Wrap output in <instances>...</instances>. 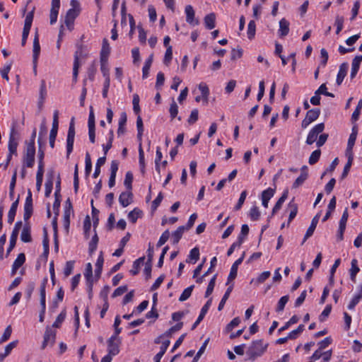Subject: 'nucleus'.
<instances>
[{"instance_id":"1","label":"nucleus","mask_w":362,"mask_h":362,"mask_svg":"<svg viewBox=\"0 0 362 362\" xmlns=\"http://www.w3.org/2000/svg\"><path fill=\"white\" fill-rule=\"evenodd\" d=\"M267 347V345H264L262 339L253 341L246 352L248 356V359L252 361H255L256 358L263 354Z\"/></svg>"},{"instance_id":"2","label":"nucleus","mask_w":362,"mask_h":362,"mask_svg":"<svg viewBox=\"0 0 362 362\" xmlns=\"http://www.w3.org/2000/svg\"><path fill=\"white\" fill-rule=\"evenodd\" d=\"M75 119H71L66 138V157L69 158V155L73 151L74 143L75 139Z\"/></svg>"},{"instance_id":"3","label":"nucleus","mask_w":362,"mask_h":362,"mask_svg":"<svg viewBox=\"0 0 362 362\" xmlns=\"http://www.w3.org/2000/svg\"><path fill=\"white\" fill-rule=\"evenodd\" d=\"M16 122H14L11 129L10 134H9V141H8V151L10 154L17 155V147L18 145V138L16 136L18 135L17 132L16 131Z\"/></svg>"},{"instance_id":"4","label":"nucleus","mask_w":362,"mask_h":362,"mask_svg":"<svg viewBox=\"0 0 362 362\" xmlns=\"http://www.w3.org/2000/svg\"><path fill=\"white\" fill-rule=\"evenodd\" d=\"M35 146H26L23 155V163L24 167L32 168L35 163Z\"/></svg>"},{"instance_id":"5","label":"nucleus","mask_w":362,"mask_h":362,"mask_svg":"<svg viewBox=\"0 0 362 362\" xmlns=\"http://www.w3.org/2000/svg\"><path fill=\"white\" fill-rule=\"evenodd\" d=\"M86 57V54L83 53V45H77V50L74 54V62L73 66V78L74 81H76L78 69H79V59Z\"/></svg>"},{"instance_id":"6","label":"nucleus","mask_w":362,"mask_h":362,"mask_svg":"<svg viewBox=\"0 0 362 362\" xmlns=\"http://www.w3.org/2000/svg\"><path fill=\"white\" fill-rule=\"evenodd\" d=\"M88 127V136H89L90 141L92 144H94L95 141V115H94V112H93V108L92 106L90 107Z\"/></svg>"},{"instance_id":"7","label":"nucleus","mask_w":362,"mask_h":362,"mask_svg":"<svg viewBox=\"0 0 362 362\" xmlns=\"http://www.w3.org/2000/svg\"><path fill=\"white\" fill-rule=\"evenodd\" d=\"M33 212V198H32V192L30 189L28 191V196L25 199V202L24 204V213H23V219L25 221H28L29 218L31 217Z\"/></svg>"},{"instance_id":"8","label":"nucleus","mask_w":362,"mask_h":362,"mask_svg":"<svg viewBox=\"0 0 362 362\" xmlns=\"http://www.w3.org/2000/svg\"><path fill=\"white\" fill-rule=\"evenodd\" d=\"M320 114V110L319 108H313L309 110L305 115V117L302 121L301 127L303 129H305L311 122L315 121Z\"/></svg>"},{"instance_id":"9","label":"nucleus","mask_w":362,"mask_h":362,"mask_svg":"<svg viewBox=\"0 0 362 362\" xmlns=\"http://www.w3.org/2000/svg\"><path fill=\"white\" fill-rule=\"evenodd\" d=\"M324 129V123H320L315 125L309 132L306 139V144L308 145L313 144L317 140L318 134L322 133Z\"/></svg>"},{"instance_id":"10","label":"nucleus","mask_w":362,"mask_h":362,"mask_svg":"<svg viewBox=\"0 0 362 362\" xmlns=\"http://www.w3.org/2000/svg\"><path fill=\"white\" fill-rule=\"evenodd\" d=\"M21 227H22V221H17L15 223V226H14L12 233L11 235L9 246H8V247L7 249V252H6L7 255L14 248L16 243L17 238H18V235L19 233V230Z\"/></svg>"},{"instance_id":"11","label":"nucleus","mask_w":362,"mask_h":362,"mask_svg":"<svg viewBox=\"0 0 362 362\" xmlns=\"http://www.w3.org/2000/svg\"><path fill=\"white\" fill-rule=\"evenodd\" d=\"M56 339V332L49 327H47L44 334L42 349H45L47 346H52Z\"/></svg>"},{"instance_id":"12","label":"nucleus","mask_w":362,"mask_h":362,"mask_svg":"<svg viewBox=\"0 0 362 362\" xmlns=\"http://www.w3.org/2000/svg\"><path fill=\"white\" fill-rule=\"evenodd\" d=\"M107 351L109 354L116 356L119 353V344L121 339H115V337H111L107 341Z\"/></svg>"},{"instance_id":"13","label":"nucleus","mask_w":362,"mask_h":362,"mask_svg":"<svg viewBox=\"0 0 362 362\" xmlns=\"http://www.w3.org/2000/svg\"><path fill=\"white\" fill-rule=\"evenodd\" d=\"M70 5L71 8L67 11L66 17L74 21L81 11L80 3L78 0H71Z\"/></svg>"},{"instance_id":"14","label":"nucleus","mask_w":362,"mask_h":362,"mask_svg":"<svg viewBox=\"0 0 362 362\" xmlns=\"http://www.w3.org/2000/svg\"><path fill=\"white\" fill-rule=\"evenodd\" d=\"M245 254L243 253V255L238 258L232 265L230 271V274L228 276V282L227 284H229L230 281L234 280L238 274V266L243 262L244 259Z\"/></svg>"},{"instance_id":"15","label":"nucleus","mask_w":362,"mask_h":362,"mask_svg":"<svg viewBox=\"0 0 362 362\" xmlns=\"http://www.w3.org/2000/svg\"><path fill=\"white\" fill-rule=\"evenodd\" d=\"M320 217V214L318 213L313 218L310 226H309V228H308V230L305 234L302 244H303L308 238H309L310 237H311L313 235V234L315 230V228L317 226V224L318 223Z\"/></svg>"},{"instance_id":"16","label":"nucleus","mask_w":362,"mask_h":362,"mask_svg":"<svg viewBox=\"0 0 362 362\" xmlns=\"http://www.w3.org/2000/svg\"><path fill=\"white\" fill-rule=\"evenodd\" d=\"M211 303H212V299L210 298L206 301L205 305L202 307L199 317H197V320L195 321V322L193 324V325L192 327V329H194L197 327V326L204 319V316L206 315V313L208 312V310L211 305Z\"/></svg>"},{"instance_id":"17","label":"nucleus","mask_w":362,"mask_h":362,"mask_svg":"<svg viewBox=\"0 0 362 362\" xmlns=\"http://www.w3.org/2000/svg\"><path fill=\"white\" fill-rule=\"evenodd\" d=\"M133 199V194L131 191L123 192L119 197V202L123 207L129 206Z\"/></svg>"},{"instance_id":"18","label":"nucleus","mask_w":362,"mask_h":362,"mask_svg":"<svg viewBox=\"0 0 362 362\" xmlns=\"http://www.w3.org/2000/svg\"><path fill=\"white\" fill-rule=\"evenodd\" d=\"M361 62H362V55H357L352 60L351 71V74H350V77L351 79L354 78L355 76H356Z\"/></svg>"},{"instance_id":"19","label":"nucleus","mask_w":362,"mask_h":362,"mask_svg":"<svg viewBox=\"0 0 362 362\" xmlns=\"http://www.w3.org/2000/svg\"><path fill=\"white\" fill-rule=\"evenodd\" d=\"M186 21L191 25H198L199 21L194 19V11L191 5L185 7Z\"/></svg>"},{"instance_id":"20","label":"nucleus","mask_w":362,"mask_h":362,"mask_svg":"<svg viewBox=\"0 0 362 362\" xmlns=\"http://www.w3.org/2000/svg\"><path fill=\"white\" fill-rule=\"evenodd\" d=\"M33 64L37 62V59L40 52V45L39 42V38L37 33L35 34L34 40H33Z\"/></svg>"},{"instance_id":"21","label":"nucleus","mask_w":362,"mask_h":362,"mask_svg":"<svg viewBox=\"0 0 362 362\" xmlns=\"http://www.w3.org/2000/svg\"><path fill=\"white\" fill-rule=\"evenodd\" d=\"M110 52V47L106 38L103 40L102 49L100 51V61H107Z\"/></svg>"},{"instance_id":"22","label":"nucleus","mask_w":362,"mask_h":362,"mask_svg":"<svg viewBox=\"0 0 362 362\" xmlns=\"http://www.w3.org/2000/svg\"><path fill=\"white\" fill-rule=\"evenodd\" d=\"M348 67L349 65L346 62H344L339 66V70L336 80L337 85L341 84L344 77L346 76Z\"/></svg>"},{"instance_id":"23","label":"nucleus","mask_w":362,"mask_h":362,"mask_svg":"<svg viewBox=\"0 0 362 362\" xmlns=\"http://www.w3.org/2000/svg\"><path fill=\"white\" fill-rule=\"evenodd\" d=\"M274 192H275L274 189L271 187H269L262 192V205L265 208L268 207L269 201L274 196Z\"/></svg>"},{"instance_id":"24","label":"nucleus","mask_w":362,"mask_h":362,"mask_svg":"<svg viewBox=\"0 0 362 362\" xmlns=\"http://www.w3.org/2000/svg\"><path fill=\"white\" fill-rule=\"evenodd\" d=\"M19 199H20V197L18 195L16 200L12 203L11 206L8 211V223L10 224L12 223L14 221L17 208H18V203H19Z\"/></svg>"},{"instance_id":"25","label":"nucleus","mask_w":362,"mask_h":362,"mask_svg":"<svg viewBox=\"0 0 362 362\" xmlns=\"http://www.w3.org/2000/svg\"><path fill=\"white\" fill-rule=\"evenodd\" d=\"M25 261V256L24 253H20L12 265V275H14L16 274V271L24 264Z\"/></svg>"},{"instance_id":"26","label":"nucleus","mask_w":362,"mask_h":362,"mask_svg":"<svg viewBox=\"0 0 362 362\" xmlns=\"http://www.w3.org/2000/svg\"><path fill=\"white\" fill-rule=\"evenodd\" d=\"M288 208L290 211L288 225L292 221V220L296 216L298 213V204L294 202V198L288 203Z\"/></svg>"},{"instance_id":"27","label":"nucleus","mask_w":362,"mask_h":362,"mask_svg":"<svg viewBox=\"0 0 362 362\" xmlns=\"http://www.w3.org/2000/svg\"><path fill=\"white\" fill-rule=\"evenodd\" d=\"M21 240L23 243H30L32 241L30 234V226H29V224H25L24 226L21 234Z\"/></svg>"},{"instance_id":"28","label":"nucleus","mask_w":362,"mask_h":362,"mask_svg":"<svg viewBox=\"0 0 362 362\" xmlns=\"http://www.w3.org/2000/svg\"><path fill=\"white\" fill-rule=\"evenodd\" d=\"M279 35L284 37L289 33V22L285 18H282L279 21Z\"/></svg>"},{"instance_id":"29","label":"nucleus","mask_w":362,"mask_h":362,"mask_svg":"<svg viewBox=\"0 0 362 362\" xmlns=\"http://www.w3.org/2000/svg\"><path fill=\"white\" fill-rule=\"evenodd\" d=\"M216 15L211 13L204 17V24L207 29L211 30L215 28Z\"/></svg>"},{"instance_id":"30","label":"nucleus","mask_w":362,"mask_h":362,"mask_svg":"<svg viewBox=\"0 0 362 362\" xmlns=\"http://www.w3.org/2000/svg\"><path fill=\"white\" fill-rule=\"evenodd\" d=\"M170 341L168 339L164 341L162 343V345L160 347V351L154 357V362H160V359L163 357V356L165 354L168 347L170 345Z\"/></svg>"},{"instance_id":"31","label":"nucleus","mask_w":362,"mask_h":362,"mask_svg":"<svg viewBox=\"0 0 362 362\" xmlns=\"http://www.w3.org/2000/svg\"><path fill=\"white\" fill-rule=\"evenodd\" d=\"M153 59V54H151L148 58L146 60L144 66L142 69V78L144 79L148 78L149 74V70L151 66Z\"/></svg>"},{"instance_id":"32","label":"nucleus","mask_w":362,"mask_h":362,"mask_svg":"<svg viewBox=\"0 0 362 362\" xmlns=\"http://www.w3.org/2000/svg\"><path fill=\"white\" fill-rule=\"evenodd\" d=\"M47 91H46V86L44 80L41 81L40 88V96L38 101V107L40 109L42 108L45 97H46Z\"/></svg>"},{"instance_id":"33","label":"nucleus","mask_w":362,"mask_h":362,"mask_svg":"<svg viewBox=\"0 0 362 362\" xmlns=\"http://www.w3.org/2000/svg\"><path fill=\"white\" fill-rule=\"evenodd\" d=\"M185 230H187L185 229V226H179L175 232H173V233L172 235L173 244H177L179 243V241L182 238V236Z\"/></svg>"},{"instance_id":"34","label":"nucleus","mask_w":362,"mask_h":362,"mask_svg":"<svg viewBox=\"0 0 362 362\" xmlns=\"http://www.w3.org/2000/svg\"><path fill=\"white\" fill-rule=\"evenodd\" d=\"M104 262V259L103 256V252H100V254L97 259V262L95 263V275L97 278H100L102 270H103V265Z\"/></svg>"},{"instance_id":"35","label":"nucleus","mask_w":362,"mask_h":362,"mask_svg":"<svg viewBox=\"0 0 362 362\" xmlns=\"http://www.w3.org/2000/svg\"><path fill=\"white\" fill-rule=\"evenodd\" d=\"M33 20V11L29 12L27 14L25 19L23 32L28 33H30Z\"/></svg>"},{"instance_id":"36","label":"nucleus","mask_w":362,"mask_h":362,"mask_svg":"<svg viewBox=\"0 0 362 362\" xmlns=\"http://www.w3.org/2000/svg\"><path fill=\"white\" fill-rule=\"evenodd\" d=\"M145 259V257H139L133 262L132 269L130 270V273L132 275H136L139 272L141 265L143 264Z\"/></svg>"},{"instance_id":"37","label":"nucleus","mask_w":362,"mask_h":362,"mask_svg":"<svg viewBox=\"0 0 362 362\" xmlns=\"http://www.w3.org/2000/svg\"><path fill=\"white\" fill-rule=\"evenodd\" d=\"M233 285L232 284L227 288L226 291L225 292L221 302L219 303L218 307V310L219 311H221L223 308L226 300L228 299L230 294L231 291H233Z\"/></svg>"},{"instance_id":"38","label":"nucleus","mask_w":362,"mask_h":362,"mask_svg":"<svg viewBox=\"0 0 362 362\" xmlns=\"http://www.w3.org/2000/svg\"><path fill=\"white\" fill-rule=\"evenodd\" d=\"M362 298V285L360 286V290L358 294H356L351 300L348 305V309L352 310L358 303L360 300Z\"/></svg>"},{"instance_id":"39","label":"nucleus","mask_w":362,"mask_h":362,"mask_svg":"<svg viewBox=\"0 0 362 362\" xmlns=\"http://www.w3.org/2000/svg\"><path fill=\"white\" fill-rule=\"evenodd\" d=\"M308 173H300V175L296 179L293 183L292 187L296 189L303 184V182L308 179Z\"/></svg>"},{"instance_id":"40","label":"nucleus","mask_w":362,"mask_h":362,"mask_svg":"<svg viewBox=\"0 0 362 362\" xmlns=\"http://www.w3.org/2000/svg\"><path fill=\"white\" fill-rule=\"evenodd\" d=\"M358 262L356 259H352L351 261V267L350 269V277L352 281H355L356 276L357 273L359 272V267H358Z\"/></svg>"},{"instance_id":"41","label":"nucleus","mask_w":362,"mask_h":362,"mask_svg":"<svg viewBox=\"0 0 362 362\" xmlns=\"http://www.w3.org/2000/svg\"><path fill=\"white\" fill-rule=\"evenodd\" d=\"M199 89L202 93V99L205 104L208 103V96L209 95V90L208 86L204 83H200L199 85Z\"/></svg>"},{"instance_id":"42","label":"nucleus","mask_w":362,"mask_h":362,"mask_svg":"<svg viewBox=\"0 0 362 362\" xmlns=\"http://www.w3.org/2000/svg\"><path fill=\"white\" fill-rule=\"evenodd\" d=\"M199 259V250L196 247L190 250L188 259L186 260V262H189L190 261H194V263H195Z\"/></svg>"},{"instance_id":"43","label":"nucleus","mask_w":362,"mask_h":362,"mask_svg":"<svg viewBox=\"0 0 362 362\" xmlns=\"http://www.w3.org/2000/svg\"><path fill=\"white\" fill-rule=\"evenodd\" d=\"M183 326V322H180L177 323L175 325L171 327L169 329H168L165 332L163 333V335L166 337H171L172 334L182 329Z\"/></svg>"},{"instance_id":"44","label":"nucleus","mask_w":362,"mask_h":362,"mask_svg":"<svg viewBox=\"0 0 362 362\" xmlns=\"http://www.w3.org/2000/svg\"><path fill=\"white\" fill-rule=\"evenodd\" d=\"M139 162L142 173L145 172L144 153L141 144L139 145Z\"/></svg>"},{"instance_id":"45","label":"nucleus","mask_w":362,"mask_h":362,"mask_svg":"<svg viewBox=\"0 0 362 362\" xmlns=\"http://www.w3.org/2000/svg\"><path fill=\"white\" fill-rule=\"evenodd\" d=\"M133 174L132 172L128 171L125 175V178L124 181V185L127 187L129 191H131L132 189V182H133Z\"/></svg>"},{"instance_id":"46","label":"nucleus","mask_w":362,"mask_h":362,"mask_svg":"<svg viewBox=\"0 0 362 362\" xmlns=\"http://www.w3.org/2000/svg\"><path fill=\"white\" fill-rule=\"evenodd\" d=\"M98 241H99V238L98 237V235L96 233H95V235L93 236L90 242L89 243L88 251H89L90 255H92L96 250Z\"/></svg>"},{"instance_id":"47","label":"nucleus","mask_w":362,"mask_h":362,"mask_svg":"<svg viewBox=\"0 0 362 362\" xmlns=\"http://www.w3.org/2000/svg\"><path fill=\"white\" fill-rule=\"evenodd\" d=\"M72 211L69 209H64V216H63V225L66 230L69 231V226H70V215Z\"/></svg>"},{"instance_id":"48","label":"nucleus","mask_w":362,"mask_h":362,"mask_svg":"<svg viewBox=\"0 0 362 362\" xmlns=\"http://www.w3.org/2000/svg\"><path fill=\"white\" fill-rule=\"evenodd\" d=\"M45 196L46 197H49L50 196V194L52 191V188H53V180H52V176L51 175L49 178H47L46 182H45Z\"/></svg>"},{"instance_id":"49","label":"nucleus","mask_w":362,"mask_h":362,"mask_svg":"<svg viewBox=\"0 0 362 362\" xmlns=\"http://www.w3.org/2000/svg\"><path fill=\"white\" fill-rule=\"evenodd\" d=\"M142 211L138 209H134L128 214V218L133 223H136L138 218L141 216Z\"/></svg>"},{"instance_id":"50","label":"nucleus","mask_w":362,"mask_h":362,"mask_svg":"<svg viewBox=\"0 0 362 362\" xmlns=\"http://www.w3.org/2000/svg\"><path fill=\"white\" fill-rule=\"evenodd\" d=\"M193 288H194V286L193 285H192V286L187 287V288H185L182 291V294L180 295V296L179 298V300L182 302V301H185V300H187L190 297V296L192 294V292L193 291Z\"/></svg>"},{"instance_id":"51","label":"nucleus","mask_w":362,"mask_h":362,"mask_svg":"<svg viewBox=\"0 0 362 362\" xmlns=\"http://www.w3.org/2000/svg\"><path fill=\"white\" fill-rule=\"evenodd\" d=\"M79 187V178H78V164H76L74 168V192L76 194L78 192Z\"/></svg>"},{"instance_id":"52","label":"nucleus","mask_w":362,"mask_h":362,"mask_svg":"<svg viewBox=\"0 0 362 362\" xmlns=\"http://www.w3.org/2000/svg\"><path fill=\"white\" fill-rule=\"evenodd\" d=\"M216 276H217V274H215L211 279V280H210V281H209V283L208 284L206 293H205V297L206 298L209 297L212 293V292L214 291V286H215Z\"/></svg>"},{"instance_id":"53","label":"nucleus","mask_w":362,"mask_h":362,"mask_svg":"<svg viewBox=\"0 0 362 362\" xmlns=\"http://www.w3.org/2000/svg\"><path fill=\"white\" fill-rule=\"evenodd\" d=\"M321 155V151L320 149L314 151L308 160V163L310 165H314L320 159Z\"/></svg>"},{"instance_id":"54","label":"nucleus","mask_w":362,"mask_h":362,"mask_svg":"<svg viewBox=\"0 0 362 362\" xmlns=\"http://www.w3.org/2000/svg\"><path fill=\"white\" fill-rule=\"evenodd\" d=\"M288 300H289L288 296H282L278 302L277 307L276 308V312L283 311L285 308V305L288 303Z\"/></svg>"},{"instance_id":"55","label":"nucleus","mask_w":362,"mask_h":362,"mask_svg":"<svg viewBox=\"0 0 362 362\" xmlns=\"http://www.w3.org/2000/svg\"><path fill=\"white\" fill-rule=\"evenodd\" d=\"M256 31V25L254 21H250L247 25V37L249 39H252L255 37Z\"/></svg>"},{"instance_id":"56","label":"nucleus","mask_w":362,"mask_h":362,"mask_svg":"<svg viewBox=\"0 0 362 362\" xmlns=\"http://www.w3.org/2000/svg\"><path fill=\"white\" fill-rule=\"evenodd\" d=\"M85 163H86V167H85V172L86 176H88L91 172L92 170V162L91 158L89 153H86V158H85Z\"/></svg>"},{"instance_id":"57","label":"nucleus","mask_w":362,"mask_h":362,"mask_svg":"<svg viewBox=\"0 0 362 362\" xmlns=\"http://www.w3.org/2000/svg\"><path fill=\"white\" fill-rule=\"evenodd\" d=\"M243 241H244L243 237L238 238V240L236 242L233 243L231 245V246L230 247V248L228 249V250L227 252V255L230 256L233 254V252H234V250L235 249V247H240L243 244Z\"/></svg>"},{"instance_id":"58","label":"nucleus","mask_w":362,"mask_h":362,"mask_svg":"<svg viewBox=\"0 0 362 362\" xmlns=\"http://www.w3.org/2000/svg\"><path fill=\"white\" fill-rule=\"evenodd\" d=\"M169 237H170L169 230H165L162 233L161 236L160 237L156 246L159 247H161L162 245H163L168 241V240L169 239Z\"/></svg>"},{"instance_id":"59","label":"nucleus","mask_w":362,"mask_h":362,"mask_svg":"<svg viewBox=\"0 0 362 362\" xmlns=\"http://www.w3.org/2000/svg\"><path fill=\"white\" fill-rule=\"evenodd\" d=\"M91 227V221L89 216H86L83 221V230L85 236L88 238Z\"/></svg>"},{"instance_id":"60","label":"nucleus","mask_w":362,"mask_h":362,"mask_svg":"<svg viewBox=\"0 0 362 362\" xmlns=\"http://www.w3.org/2000/svg\"><path fill=\"white\" fill-rule=\"evenodd\" d=\"M331 311H332V305H327L325 308L324 309V310L320 315L319 320L320 322H324L327 319V317L329 315Z\"/></svg>"},{"instance_id":"61","label":"nucleus","mask_w":362,"mask_h":362,"mask_svg":"<svg viewBox=\"0 0 362 362\" xmlns=\"http://www.w3.org/2000/svg\"><path fill=\"white\" fill-rule=\"evenodd\" d=\"M173 58V47L172 46H169L165 51V57L163 59V63L165 65H168L172 60Z\"/></svg>"},{"instance_id":"62","label":"nucleus","mask_w":362,"mask_h":362,"mask_svg":"<svg viewBox=\"0 0 362 362\" xmlns=\"http://www.w3.org/2000/svg\"><path fill=\"white\" fill-rule=\"evenodd\" d=\"M84 276L86 277L88 282H90V281H92L93 268H92V265L90 262L86 264L85 272H84Z\"/></svg>"},{"instance_id":"63","label":"nucleus","mask_w":362,"mask_h":362,"mask_svg":"<svg viewBox=\"0 0 362 362\" xmlns=\"http://www.w3.org/2000/svg\"><path fill=\"white\" fill-rule=\"evenodd\" d=\"M344 21V19L343 16H336L334 25L337 26V30H336L337 34H339L341 31V30L343 28Z\"/></svg>"},{"instance_id":"64","label":"nucleus","mask_w":362,"mask_h":362,"mask_svg":"<svg viewBox=\"0 0 362 362\" xmlns=\"http://www.w3.org/2000/svg\"><path fill=\"white\" fill-rule=\"evenodd\" d=\"M169 112H170L171 119H173L177 115L178 106L175 100H173L172 103L170 104Z\"/></svg>"}]
</instances>
